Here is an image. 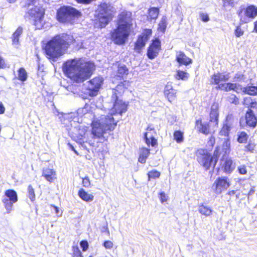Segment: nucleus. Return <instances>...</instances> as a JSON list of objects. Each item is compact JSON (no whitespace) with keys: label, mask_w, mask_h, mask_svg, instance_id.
Masks as SVG:
<instances>
[{"label":"nucleus","mask_w":257,"mask_h":257,"mask_svg":"<svg viewBox=\"0 0 257 257\" xmlns=\"http://www.w3.org/2000/svg\"><path fill=\"white\" fill-rule=\"evenodd\" d=\"M95 69L94 63L81 58L70 59L64 62L63 73L74 83L80 84L89 78Z\"/></svg>","instance_id":"f257e3e1"},{"label":"nucleus","mask_w":257,"mask_h":257,"mask_svg":"<svg viewBox=\"0 0 257 257\" xmlns=\"http://www.w3.org/2000/svg\"><path fill=\"white\" fill-rule=\"evenodd\" d=\"M75 43L76 40L72 35L62 33L55 35L49 40L45 44L44 50L48 59L55 61Z\"/></svg>","instance_id":"f03ea898"},{"label":"nucleus","mask_w":257,"mask_h":257,"mask_svg":"<svg viewBox=\"0 0 257 257\" xmlns=\"http://www.w3.org/2000/svg\"><path fill=\"white\" fill-rule=\"evenodd\" d=\"M132 21L131 13L122 12L119 14L116 26L109 33V38L114 44L122 46L127 42L134 31Z\"/></svg>","instance_id":"7ed1b4c3"},{"label":"nucleus","mask_w":257,"mask_h":257,"mask_svg":"<svg viewBox=\"0 0 257 257\" xmlns=\"http://www.w3.org/2000/svg\"><path fill=\"white\" fill-rule=\"evenodd\" d=\"M209 120L204 122L201 118L195 120V125L198 133L206 136L211 134L214 128H217L219 124V105L214 102L209 112Z\"/></svg>","instance_id":"20e7f679"},{"label":"nucleus","mask_w":257,"mask_h":257,"mask_svg":"<svg viewBox=\"0 0 257 257\" xmlns=\"http://www.w3.org/2000/svg\"><path fill=\"white\" fill-rule=\"evenodd\" d=\"M220 154L219 146L215 147L213 155L203 149H198L196 152L197 161L205 171L214 169Z\"/></svg>","instance_id":"39448f33"},{"label":"nucleus","mask_w":257,"mask_h":257,"mask_svg":"<svg viewBox=\"0 0 257 257\" xmlns=\"http://www.w3.org/2000/svg\"><path fill=\"white\" fill-rule=\"evenodd\" d=\"M82 16L81 12L70 6H63L57 10L55 18L61 24L72 23Z\"/></svg>","instance_id":"423d86ee"},{"label":"nucleus","mask_w":257,"mask_h":257,"mask_svg":"<svg viewBox=\"0 0 257 257\" xmlns=\"http://www.w3.org/2000/svg\"><path fill=\"white\" fill-rule=\"evenodd\" d=\"M28 14L32 19L33 25L36 30H40L43 28L45 9L42 6H35L29 10Z\"/></svg>","instance_id":"0eeeda50"},{"label":"nucleus","mask_w":257,"mask_h":257,"mask_svg":"<svg viewBox=\"0 0 257 257\" xmlns=\"http://www.w3.org/2000/svg\"><path fill=\"white\" fill-rule=\"evenodd\" d=\"M240 21L242 23H247L257 17V6L249 5L240 9L237 12Z\"/></svg>","instance_id":"6e6552de"},{"label":"nucleus","mask_w":257,"mask_h":257,"mask_svg":"<svg viewBox=\"0 0 257 257\" xmlns=\"http://www.w3.org/2000/svg\"><path fill=\"white\" fill-rule=\"evenodd\" d=\"M103 83V79L101 76H95L89 80L86 88V95L91 97L97 96Z\"/></svg>","instance_id":"1a4fd4ad"},{"label":"nucleus","mask_w":257,"mask_h":257,"mask_svg":"<svg viewBox=\"0 0 257 257\" xmlns=\"http://www.w3.org/2000/svg\"><path fill=\"white\" fill-rule=\"evenodd\" d=\"M18 200L16 191L13 189H8L5 191L2 200L7 213H9L13 209V204Z\"/></svg>","instance_id":"9d476101"},{"label":"nucleus","mask_w":257,"mask_h":257,"mask_svg":"<svg viewBox=\"0 0 257 257\" xmlns=\"http://www.w3.org/2000/svg\"><path fill=\"white\" fill-rule=\"evenodd\" d=\"M230 185V179L226 176H222L216 179L212 185V187L214 192L216 195H219L227 190Z\"/></svg>","instance_id":"9b49d317"},{"label":"nucleus","mask_w":257,"mask_h":257,"mask_svg":"<svg viewBox=\"0 0 257 257\" xmlns=\"http://www.w3.org/2000/svg\"><path fill=\"white\" fill-rule=\"evenodd\" d=\"M151 29H144L143 32L138 35L137 39L135 43L134 49L136 52H140L145 47L147 42L152 35Z\"/></svg>","instance_id":"f8f14e48"},{"label":"nucleus","mask_w":257,"mask_h":257,"mask_svg":"<svg viewBox=\"0 0 257 257\" xmlns=\"http://www.w3.org/2000/svg\"><path fill=\"white\" fill-rule=\"evenodd\" d=\"M161 49V42L160 39L158 38L153 39L147 49V57L151 60L155 58L158 56Z\"/></svg>","instance_id":"ddd939ff"},{"label":"nucleus","mask_w":257,"mask_h":257,"mask_svg":"<svg viewBox=\"0 0 257 257\" xmlns=\"http://www.w3.org/2000/svg\"><path fill=\"white\" fill-rule=\"evenodd\" d=\"M91 134L94 138L103 139L107 130L99 120H93L91 123Z\"/></svg>","instance_id":"4468645a"},{"label":"nucleus","mask_w":257,"mask_h":257,"mask_svg":"<svg viewBox=\"0 0 257 257\" xmlns=\"http://www.w3.org/2000/svg\"><path fill=\"white\" fill-rule=\"evenodd\" d=\"M112 97L114 99V101L112 107L113 110L111 112L115 115L119 114L121 115L123 113L126 112L128 104L122 100L119 99L116 93H113Z\"/></svg>","instance_id":"2eb2a0df"},{"label":"nucleus","mask_w":257,"mask_h":257,"mask_svg":"<svg viewBox=\"0 0 257 257\" xmlns=\"http://www.w3.org/2000/svg\"><path fill=\"white\" fill-rule=\"evenodd\" d=\"M113 15L112 14H108L105 15L97 14L95 16L93 25L94 28L102 29L105 28L112 20Z\"/></svg>","instance_id":"dca6fc26"},{"label":"nucleus","mask_w":257,"mask_h":257,"mask_svg":"<svg viewBox=\"0 0 257 257\" xmlns=\"http://www.w3.org/2000/svg\"><path fill=\"white\" fill-rule=\"evenodd\" d=\"M147 132L144 134V138L145 143L148 146L155 147L158 146V140L155 138L156 132L154 128L150 125L148 126L146 129Z\"/></svg>","instance_id":"f3484780"},{"label":"nucleus","mask_w":257,"mask_h":257,"mask_svg":"<svg viewBox=\"0 0 257 257\" xmlns=\"http://www.w3.org/2000/svg\"><path fill=\"white\" fill-rule=\"evenodd\" d=\"M220 161V167L224 173L230 174L235 169V163L230 157L222 156Z\"/></svg>","instance_id":"a211bd4d"},{"label":"nucleus","mask_w":257,"mask_h":257,"mask_svg":"<svg viewBox=\"0 0 257 257\" xmlns=\"http://www.w3.org/2000/svg\"><path fill=\"white\" fill-rule=\"evenodd\" d=\"M164 93L169 102H173L175 101L177 97V90L174 88L172 82H168L166 84Z\"/></svg>","instance_id":"6ab92c4d"},{"label":"nucleus","mask_w":257,"mask_h":257,"mask_svg":"<svg viewBox=\"0 0 257 257\" xmlns=\"http://www.w3.org/2000/svg\"><path fill=\"white\" fill-rule=\"evenodd\" d=\"M229 73L223 74L220 72L214 73L210 77V84L218 86L220 85L221 82H226L229 80Z\"/></svg>","instance_id":"aec40b11"},{"label":"nucleus","mask_w":257,"mask_h":257,"mask_svg":"<svg viewBox=\"0 0 257 257\" xmlns=\"http://www.w3.org/2000/svg\"><path fill=\"white\" fill-rule=\"evenodd\" d=\"M115 115L113 113H109L105 115L102 124L104 125L107 131H112L114 130L117 125V121L114 120L113 115Z\"/></svg>","instance_id":"412c9836"},{"label":"nucleus","mask_w":257,"mask_h":257,"mask_svg":"<svg viewBox=\"0 0 257 257\" xmlns=\"http://www.w3.org/2000/svg\"><path fill=\"white\" fill-rule=\"evenodd\" d=\"M244 118L246 125L250 128H254L257 125V117L252 110H246Z\"/></svg>","instance_id":"4be33fe9"},{"label":"nucleus","mask_w":257,"mask_h":257,"mask_svg":"<svg viewBox=\"0 0 257 257\" xmlns=\"http://www.w3.org/2000/svg\"><path fill=\"white\" fill-rule=\"evenodd\" d=\"M176 61L178 63L180 66H187L192 63L191 58L187 57L183 51H179L176 57Z\"/></svg>","instance_id":"5701e85b"},{"label":"nucleus","mask_w":257,"mask_h":257,"mask_svg":"<svg viewBox=\"0 0 257 257\" xmlns=\"http://www.w3.org/2000/svg\"><path fill=\"white\" fill-rule=\"evenodd\" d=\"M42 176L49 182H52L56 179V171L49 168H43L42 170Z\"/></svg>","instance_id":"b1692460"},{"label":"nucleus","mask_w":257,"mask_h":257,"mask_svg":"<svg viewBox=\"0 0 257 257\" xmlns=\"http://www.w3.org/2000/svg\"><path fill=\"white\" fill-rule=\"evenodd\" d=\"M198 209L199 213L205 217L211 216L213 212L212 208L204 203L199 205Z\"/></svg>","instance_id":"393cba45"},{"label":"nucleus","mask_w":257,"mask_h":257,"mask_svg":"<svg viewBox=\"0 0 257 257\" xmlns=\"http://www.w3.org/2000/svg\"><path fill=\"white\" fill-rule=\"evenodd\" d=\"M237 88V85L236 83L232 82H227L226 83L220 84V85L216 86L217 90H223L225 92L233 90L236 91Z\"/></svg>","instance_id":"a878e982"},{"label":"nucleus","mask_w":257,"mask_h":257,"mask_svg":"<svg viewBox=\"0 0 257 257\" xmlns=\"http://www.w3.org/2000/svg\"><path fill=\"white\" fill-rule=\"evenodd\" d=\"M160 9L157 7H151L148 10L147 19L149 21L156 20L159 15Z\"/></svg>","instance_id":"bb28decb"},{"label":"nucleus","mask_w":257,"mask_h":257,"mask_svg":"<svg viewBox=\"0 0 257 257\" xmlns=\"http://www.w3.org/2000/svg\"><path fill=\"white\" fill-rule=\"evenodd\" d=\"M150 154V150L145 147L140 149V152L138 161L142 164H144L146 162V160Z\"/></svg>","instance_id":"cd10ccee"},{"label":"nucleus","mask_w":257,"mask_h":257,"mask_svg":"<svg viewBox=\"0 0 257 257\" xmlns=\"http://www.w3.org/2000/svg\"><path fill=\"white\" fill-rule=\"evenodd\" d=\"M78 195L82 200L85 202L92 201L94 199V196L92 194H88L82 188L78 191Z\"/></svg>","instance_id":"c85d7f7f"},{"label":"nucleus","mask_w":257,"mask_h":257,"mask_svg":"<svg viewBox=\"0 0 257 257\" xmlns=\"http://www.w3.org/2000/svg\"><path fill=\"white\" fill-rule=\"evenodd\" d=\"M167 27V19L165 16L162 17L158 25L157 31L162 34H165Z\"/></svg>","instance_id":"c756f323"},{"label":"nucleus","mask_w":257,"mask_h":257,"mask_svg":"<svg viewBox=\"0 0 257 257\" xmlns=\"http://www.w3.org/2000/svg\"><path fill=\"white\" fill-rule=\"evenodd\" d=\"M110 7V5L105 2L101 3L98 6V13L97 14H101L103 15L110 14L109 12L111 10Z\"/></svg>","instance_id":"7c9ffc66"},{"label":"nucleus","mask_w":257,"mask_h":257,"mask_svg":"<svg viewBox=\"0 0 257 257\" xmlns=\"http://www.w3.org/2000/svg\"><path fill=\"white\" fill-rule=\"evenodd\" d=\"M18 76L16 77H15L14 79H17L20 80L22 83L27 80L28 78V74L26 72V70L24 67H20L18 69Z\"/></svg>","instance_id":"2f4dec72"},{"label":"nucleus","mask_w":257,"mask_h":257,"mask_svg":"<svg viewBox=\"0 0 257 257\" xmlns=\"http://www.w3.org/2000/svg\"><path fill=\"white\" fill-rule=\"evenodd\" d=\"M23 28L19 26L13 33L12 36V43L14 45H17L19 43V38L23 33Z\"/></svg>","instance_id":"473e14b6"},{"label":"nucleus","mask_w":257,"mask_h":257,"mask_svg":"<svg viewBox=\"0 0 257 257\" xmlns=\"http://www.w3.org/2000/svg\"><path fill=\"white\" fill-rule=\"evenodd\" d=\"M231 130V126L228 123H223L219 132V135L222 137H227L229 138L230 132Z\"/></svg>","instance_id":"72a5a7b5"},{"label":"nucleus","mask_w":257,"mask_h":257,"mask_svg":"<svg viewBox=\"0 0 257 257\" xmlns=\"http://www.w3.org/2000/svg\"><path fill=\"white\" fill-rule=\"evenodd\" d=\"M249 138L248 135L244 131L239 132L237 134V141L239 144L247 143Z\"/></svg>","instance_id":"f704fd0d"},{"label":"nucleus","mask_w":257,"mask_h":257,"mask_svg":"<svg viewBox=\"0 0 257 257\" xmlns=\"http://www.w3.org/2000/svg\"><path fill=\"white\" fill-rule=\"evenodd\" d=\"M189 76V74L188 73L181 70H177L176 71V73L174 76L176 79L182 80H187Z\"/></svg>","instance_id":"c9c22d12"},{"label":"nucleus","mask_w":257,"mask_h":257,"mask_svg":"<svg viewBox=\"0 0 257 257\" xmlns=\"http://www.w3.org/2000/svg\"><path fill=\"white\" fill-rule=\"evenodd\" d=\"M243 92L244 94H248L250 95H256L257 86L251 85L246 86L243 88Z\"/></svg>","instance_id":"e433bc0d"},{"label":"nucleus","mask_w":257,"mask_h":257,"mask_svg":"<svg viewBox=\"0 0 257 257\" xmlns=\"http://www.w3.org/2000/svg\"><path fill=\"white\" fill-rule=\"evenodd\" d=\"M174 140L176 141L177 143H181L184 140L183 133L181 131H175L173 133Z\"/></svg>","instance_id":"4c0bfd02"},{"label":"nucleus","mask_w":257,"mask_h":257,"mask_svg":"<svg viewBox=\"0 0 257 257\" xmlns=\"http://www.w3.org/2000/svg\"><path fill=\"white\" fill-rule=\"evenodd\" d=\"M256 147L255 143L249 141L244 146V151L246 153H253Z\"/></svg>","instance_id":"58836bf2"},{"label":"nucleus","mask_w":257,"mask_h":257,"mask_svg":"<svg viewBox=\"0 0 257 257\" xmlns=\"http://www.w3.org/2000/svg\"><path fill=\"white\" fill-rule=\"evenodd\" d=\"M147 175L148 177V181H150L151 179L159 178L161 176V173L156 170H152L148 172Z\"/></svg>","instance_id":"ea45409f"},{"label":"nucleus","mask_w":257,"mask_h":257,"mask_svg":"<svg viewBox=\"0 0 257 257\" xmlns=\"http://www.w3.org/2000/svg\"><path fill=\"white\" fill-rule=\"evenodd\" d=\"M222 7L226 9L228 8H232L235 7L237 4L235 0H221Z\"/></svg>","instance_id":"a19ab883"},{"label":"nucleus","mask_w":257,"mask_h":257,"mask_svg":"<svg viewBox=\"0 0 257 257\" xmlns=\"http://www.w3.org/2000/svg\"><path fill=\"white\" fill-rule=\"evenodd\" d=\"M72 257H84L82 253L77 245H73L72 246Z\"/></svg>","instance_id":"79ce46f5"},{"label":"nucleus","mask_w":257,"mask_h":257,"mask_svg":"<svg viewBox=\"0 0 257 257\" xmlns=\"http://www.w3.org/2000/svg\"><path fill=\"white\" fill-rule=\"evenodd\" d=\"M28 196L31 201L34 202L35 200V191L31 185H29L28 187Z\"/></svg>","instance_id":"37998d69"},{"label":"nucleus","mask_w":257,"mask_h":257,"mask_svg":"<svg viewBox=\"0 0 257 257\" xmlns=\"http://www.w3.org/2000/svg\"><path fill=\"white\" fill-rule=\"evenodd\" d=\"M228 101L232 104L238 105L239 103V98L234 94H231L228 97Z\"/></svg>","instance_id":"c03bdc74"},{"label":"nucleus","mask_w":257,"mask_h":257,"mask_svg":"<svg viewBox=\"0 0 257 257\" xmlns=\"http://www.w3.org/2000/svg\"><path fill=\"white\" fill-rule=\"evenodd\" d=\"M118 73L121 75H126L128 74V69L125 65L119 66L117 69Z\"/></svg>","instance_id":"a18cd8bd"},{"label":"nucleus","mask_w":257,"mask_h":257,"mask_svg":"<svg viewBox=\"0 0 257 257\" xmlns=\"http://www.w3.org/2000/svg\"><path fill=\"white\" fill-rule=\"evenodd\" d=\"M9 67L7 61L0 53V69H5L9 68Z\"/></svg>","instance_id":"49530a36"},{"label":"nucleus","mask_w":257,"mask_h":257,"mask_svg":"<svg viewBox=\"0 0 257 257\" xmlns=\"http://www.w3.org/2000/svg\"><path fill=\"white\" fill-rule=\"evenodd\" d=\"M245 165H242L237 167V172L240 175H246L247 173V170Z\"/></svg>","instance_id":"de8ad7c7"},{"label":"nucleus","mask_w":257,"mask_h":257,"mask_svg":"<svg viewBox=\"0 0 257 257\" xmlns=\"http://www.w3.org/2000/svg\"><path fill=\"white\" fill-rule=\"evenodd\" d=\"M245 99H249V100H251L247 106V110H249V109L252 110V108H257V101H255V100H252L251 99V98H250V97H248V98L246 97V98H244V100Z\"/></svg>","instance_id":"09e8293b"},{"label":"nucleus","mask_w":257,"mask_h":257,"mask_svg":"<svg viewBox=\"0 0 257 257\" xmlns=\"http://www.w3.org/2000/svg\"><path fill=\"white\" fill-rule=\"evenodd\" d=\"M82 184L83 187L85 188H88L91 185L90 181L89 178L86 176L82 178Z\"/></svg>","instance_id":"8fccbe9b"},{"label":"nucleus","mask_w":257,"mask_h":257,"mask_svg":"<svg viewBox=\"0 0 257 257\" xmlns=\"http://www.w3.org/2000/svg\"><path fill=\"white\" fill-rule=\"evenodd\" d=\"M159 197L162 203H163L168 200V196L164 192H161L159 194Z\"/></svg>","instance_id":"3c124183"},{"label":"nucleus","mask_w":257,"mask_h":257,"mask_svg":"<svg viewBox=\"0 0 257 257\" xmlns=\"http://www.w3.org/2000/svg\"><path fill=\"white\" fill-rule=\"evenodd\" d=\"M234 34L236 37H239L243 35L244 34L243 31L241 29L240 26H238L236 27Z\"/></svg>","instance_id":"603ef678"},{"label":"nucleus","mask_w":257,"mask_h":257,"mask_svg":"<svg viewBox=\"0 0 257 257\" xmlns=\"http://www.w3.org/2000/svg\"><path fill=\"white\" fill-rule=\"evenodd\" d=\"M80 246L83 251L87 250L88 248V243L86 240H82L80 242Z\"/></svg>","instance_id":"864d4df0"},{"label":"nucleus","mask_w":257,"mask_h":257,"mask_svg":"<svg viewBox=\"0 0 257 257\" xmlns=\"http://www.w3.org/2000/svg\"><path fill=\"white\" fill-rule=\"evenodd\" d=\"M103 246L106 249H111L113 247V243L112 241L109 240H105L103 243Z\"/></svg>","instance_id":"5fc2aeb1"},{"label":"nucleus","mask_w":257,"mask_h":257,"mask_svg":"<svg viewBox=\"0 0 257 257\" xmlns=\"http://www.w3.org/2000/svg\"><path fill=\"white\" fill-rule=\"evenodd\" d=\"M230 140L229 138H226L224 140L222 145V148H226V149H231Z\"/></svg>","instance_id":"6e6d98bb"},{"label":"nucleus","mask_w":257,"mask_h":257,"mask_svg":"<svg viewBox=\"0 0 257 257\" xmlns=\"http://www.w3.org/2000/svg\"><path fill=\"white\" fill-rule=\"evenodd\" d=\"M207 143L211 148H212L215 144V138L214 136H211L208 138Z\"/></svg>","instance_id":"4d7b16f0"},{"label":"nucleus","mask_w":257,"mask_h":257,"mask_svg":"<svg viewBox=\"0 0 257 257\" xmlns=\"http://www.w3.org/2000/svg\"><path fill=\"white\" fill-rule=\"evenodd\" d=\"M200 18L202 21L204 22H207L209 20V18L208 14L205 13H200Z\"/></svg>","instance_id":"13d9d810"},{"label":"nucleus","mask_w":257,"mask_h":257,"mask_svg":"<svg viewBox=\"0 0 257 257\" xmlns=\"http://www.w3.org/2000/svg\"><path fill=\"white\" fill-rule=\"evenodd\" d=\"M78 4H81L83 5H88L91 4L94 0H74Z\"/></svg>","instance_id":"bf43d9fd"},{"label":"nucleus","mask_w":257,"mask_h":257,"mask_svg":"<svg viewBox=\"0 0 257 257\" xmlns=\"http://www.w3.org/2000/svg\"><path fill=\"white\" fill-rule=\"evenodd\" d=\"M222 152H223V156L224 157L225 156H227L226 157H228V155H229L230 153V151H231V149H226V148H222Z\"/></svg>","instance_id":"052dcab7"},{"label":"nucleus","mask_w":257,"mask_h":257,"mask_svg":"<svg viewBox=\"0 0 257 257\" xmlns=\"http://www.w3.org/2000/svg\"><path fill=\"white\" fill-rule=\"evenodd\" d=\"M5 107L2 102L0 101V114H4L5 112Z\"/></svg>","instance_id":"680f3d73"},{"label":"nucleus","mask_w":257,"mask_h":257,"mask_svg":"<svg viewBox=\"0 0 257 257\" xmlns=\"http://www.w3.org/2000/svg\"><path fill=\"white\" fill-rule=\"evenodd\" d=\"M253 31L257 34V20L253 22Z\"/></svg>","instance_id":"e2e57ef3"},{"label":"nucleus","mask_w":257,"mask_h":257,"mask_svg":"<svg viewBox=\"0 0 257 257\" xmlns=\"http://www.w3.org/2000/svg\"><path fill=\"white\" fill-rule=\"evenodd\" d=\"M236 193L235 190H230L227 192V195L230 196H233Z\"/></svg>","instance_id":"0e129e2a"},{"label":"nucleus","mask_w":257,"mask_h":257,"mask_svg":"<svg viewBox=\"0 0 257 257\" xmlns=\"http://www.w3.org/2000/svg\"><path fill=\"white\" fill-rule=\"evenodd\" d=\"M51 206L54 209L55 212L56 214H58L59 212V208L54 205H51Z\"/></svg>","instance_id":"69168bd1"},{"label":"nucleus","mask_w":257,"mask_h":257,"mask_svg":"<svg viewBox=\"0 0 257 257\" xmlns=\"http://www.w3.org/2000/svg\"><path fill=\"white\" fill-rule=\"evenodd\" d=\"M68 146L70 147V148L77 155H78V152L75 150L74 147L70 144H68Z\"/></svg>","instance_id":"338daca9"},{"label":"nucleus","mask_w":257,"mask_h":257,"mask_svg":"<svg viewBox=\"0 0 257 257\" xmlns=\"http://www.w3.org/2000/svg\"><path fill=\"white\" fill-rule=\"evenodd\" d=\"M254 191H255L254 187H252L248 193V195H252L254 193Z\"/></svg>","instance_id":"774afa93"}]
</instances>
